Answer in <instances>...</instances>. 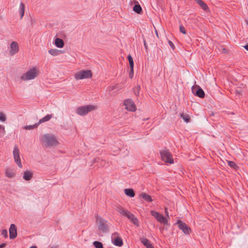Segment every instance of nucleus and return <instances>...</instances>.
<instances>
[{
    "label": "nucleus",
    "mask_w": 248,
    "mask_h": 248,
    "mask_svg": "<svg viewBox=\"0 0 248 248\" xmlns=\"http://www.w3.org/2000/svg\"><path fill=\"white\" fill-rule=\"evenodd\" d=\"M42 141L46 147L56 146L59 143L56 138L53 135L49 134L44 135L42 137Z\"/></svg>",
    "instance_id": "f257e3e1"
},
{
    "label": "nucleus",
    "mask_w": 248,
    "mask_h": 248,
    "mask_svg": "<svg viewBox=\"0 0 248 248\" xmlns=\"http://www.w3.org/2000/svg\"><path fill=\"white\" fill-rule=\"evenodd\" d=\"M38 76L37 71L35 67H32L30 70L28 71L25 74L22 75L21 79L26 81L35 78Z\"/></svg>",
    "instance_id": "f03ea898"
},
{
    "label": "nucleus",
    "mask_w": 248,
    "mask_h": 248,
    "mask_svg": "<svg viewBox=\"0 0 248 248\" xmlns=\"http://www.w3.org/2000/svg\"><path fill=\"white\" fill-rule=\"evenodd\" d=\"M96 108L93 105H88L78 107L76 110V113L80 116L86 115L88 112H91Z\"/></svg>",
    "instance_id": "7ed1b4c3"
},
{
    "label": "nucleus",
    "mask_w": 248,
    "mask_h": 248,
    "mask_svg": "<svg viewBox=\"0 0 248 248\" xmlns=\"http://www.w3.org/2000/svg\"><path fill=\"white\" fill-rule=\"evenodd\" d=\"M162 160L167 163L173 164L174 163L172 155L168 149H164L160 151Z\"/></svg>",
    "instance_id": "20e7f679"
},
{
    "label": "nucleus",
    "mask_w": 248,
    "mask_h": 248,
    "mask_svg": "<svg viewBox=\"0 0 248 248\" xmlns=\"http://www.w3.org/2000/svg\"><path fill=\"white\" fill-rule=\"evenodd\" d=\"M92 76V71L90 70H82L75 75V78L77 80L90 78Z\"/></svg>",
    "instance_id": "39448f33"
},
{
    "label": "nucleus",
    "mask_w": 248,
    "mask_h": 248,
    "mask_svg": "<svg viewBox=\"0 0 248 248\" xmlns=\"http://www.w3.org/2000/svg\"><path fill=\"white\" fill-rule=\"evenodd\" d=\"M96 222L99 231L106 232L108 231L107 221L101 217H97Z\"/></svg>",
    "instance_id": "423d86ee"
},
{
    "label": "nucleus",
    "mask_w": 248,
    "mask_h": 248,
    "mask_svg": "<svg viewBox=\"0 0 248 248\" xmlns=\"http://www.w3.org/2000/svg\"><path fill=\"white\" fill-rule=\"evenodd\" d=\"M191 90L193 94L200 98H202L205 96L203 90L199 85H195L192 87Z\"/></svg>",
    "instance_id": "0eeeda50"
},
{
    "label": "nucleus",
    "mask_w": 248,
    "mask_h": 248,
    "mask_svg": "<svg viewBox=\"0 0 248 248\" xmlns=\"http://www.w3.org/2000/svg\"><path fill=\"white\" fill-rule=\"evenodd\" d=\"M111 242L116 246L121 247L123 245L122 239L118 235L117 232H114L111 236Z\"/></svg>",
    "instance_id": "6e6552de"
},
{
    "label": "nucleus",
    "mask_w": 248,
    "mask_h": 248,
    "mask_svg": "<svg viewBox=\"0 0 248 248\" xmlns=\"http://www.w3.org/2000/svg\"><path fill=\"white\" fill-rule=\"evenodd\" d=\"M176 224L179 229L181 230L185 234H189L191 230L190 228L181 220H178Z\"/></svg>",
    "instance_id": "1a4fd4ad"
},
{
    "label": "nucleus",
    "mask_w": 248,
    "mask_h": 248,
    "mask_svg": "<svg viewBox=\"0 0 248 248\" xmlns=\"http://www.w3.org/2000/svg\"><path fill=\"white\" fill-rule=\"evenodd\" d=\"M13 155L14 160L16 164L19 168H22V165L21 162L20 158L19 156V150L17 145H15L13 151Z\"/></svg>",
    "instance_id": "9d476101"
},
{
    "label": "nucleus",
    "mask_w": 248,
    "mask_h": 248,
    "mask_svg": "<svg viewBox=\"0 0 248 248\" xmlns=\"http://www.w3.org/2000/svg\"><path fill=\"white\" fill-rule=\"evenodd\" d=\"M151 215L154 216L159 222L163 223L164 225H166L168 224L167 219L158 212L152 211H151Z\"/></svg>",
    "instance_id": "9b49d317"
},
{
    "label": "nucleus",
    "mask_w": 248,
    "mask_h": 248,
    "mask_svg": "<svg viewBox=\"0 0 248 248\" xmlns=\"http://www.w3.org/2000/svg\"><path fill=\"white\" fill-rule=\"evenodd\" d=\"M124 105L125 108L129 111H135L136 109V106L132 99H126L124 102Z\"/></svg>",
    "instance_id": "f8f14e48"
},
{
    "label": "nucleus",
    "mask_w": 248,
    "mask_h": 248,
    "mask_svg": "<svg viewBox=\"0 0 248 248\" xmlns=\"http://www.w3.org/2000/svg\"><path fill=\"white\" fill-rule=\"evenodd\" d=\"M9 237L11 239H14L17 236V230L16 226L12 224L9 228Z\"/></svg>",
    "instance_id": "ddd939ff"
},
{
    "label": "nucleus",
    "mask_w": 248,
    "mask_h": 248,
    "mask_svg": "<svg viewBox=\"0 0 248 248\" xmlns=\"http://www.w3.org/2000/svg\"><path fill=\"white\" fill-rule=\"evenodd\" d=\"M19 50V47L17 42H12L10 45V53L11 55H14Z\"/></svg>",
    "instance_id": "4468645a"
},
{
    "label": "nucleus",
    "mask_w": 248,
    "mask_h": 248,
    "mask_svg": "<svg viewBox=\"0 0 248 248\" xmlns=\"http://www.w3.org/2000/svg\"><path fill=\"white\" fill-rule=\"evenodd\" d=\"M118 211L119 213H120L121 215L126 217L128 218L129 217H130V216H132V214L131 212H130L127 210H125L123 208H119L118 210Z\"/></svg>",
    "instance_id": "2eb2a0df"
},
{
    "label": "nucleus",
    "mask_w": 248,
    "mask_h": 248,
    "mask_svg": "<svg viewBox=\"0 0 248 248\" xmlns=\"http://www.w3.org/2000/svg\"><path fill=\"white\" fill-rule=\"evenodd\" d=\"M140 240L142 244L145 246L147 248H155L150 241L146 238H140Z\"/></svg>",
    "instance_id": "dca6fc26"
},
{
    "label": "nucleus",
    "mask_w": 248,
    "mask_h": 248,
    "mask_svg": "<svg viewBox=\"0 0 248 248\" xmlns=\"http://www.w3.org/2000/svg\"><path fill=\"white\" fill-rule=\"evenodd\" d=\"M5 175L9 178H12L15 176L16 172L14 170L8 168L5 170Z\"/></svg>",
    "instance_id": "f3484780"
},
{
    "label": "nucleus",
    "mask_w": 248,
    "mask_h": 248,
    "mask_svg": "<svg viewBox=\"0 0 248 248\" xmlns=\"http://www.w3.org/2000/svg\"><path fill=\"white\" fill-rule=\"evenodd\" d=\"M140 198H142L144 201L147 202H152L153 201V199L151 196L145 192L141 193L140 195Z\"/></svg>",
    "instance_id": "a211bd4d"
},
{
    "label": "nucleus",
    "mask_w": 248,
    "mask_h": 248,
    "mask_svg": "<svg viewBox=\"0 0 248 248\" xmlns=\"http://www.w3.org/2000/svg\"><path fill=\"white\" fill-rule=\"evenodd\" d=\"M32 173L30 170H26L23 174V179L26 181L30 180L32 177Z\"/></svg>",
    "instance_id": "6ab92c4d"
},
{
    "label": "nucleus",
    "mask_w": 248,
    "mask_h": 248,
    "mask_svg": "<svg viewBox=\"0 0 248 248\" xmlns=\"http://www.w3.org/2000/svg\"><path fill=\"white\" fill-rule=\"evenodd\" d=\"M124 194L129 197H134L135 195L134 190L132 188H126L124 190Z\"/></svg>",
    "instance_id": "aec40b11"
},
{
    "label": "nucleus",
    "mask_w": 248,
    "mask_h": 248,
    "mask_svg": "<svg viewBox=\"0 0 248 248\" xmlns=\"http://www.w3.org/2000/svg\"><path fill=\"white\" fill-rule=\"evenodd\" d=\"M197 3H198L204 11H207L208 9L207 5L202 0H194Z\"/></svg>",
    "instance_id": "412c9836"
},
{
    "label": "nucleus",
    "mask_w": 248,
    "mask_h": 248,
    "mask_svg": "<svg viewBox=\"0 0 248 248\" xmlns=\"http://www.w3.org/2000/svg\"><path fill=\"white\" fill-rule=\"evenodd\" d=\"M55 45L59 48H62L64 46V42L62 39L57 38L55 40Z\"/></svg>",
    "instance_id": "4be33fe9"
},
{
    "label": "nucleus",
    "mask_w": 248,
    "mask_h": 248,
    "mask_svg": "<svg viewBox=\"0 0 248 248\" xmlns=\"http://www.w3.org/2000/svg\"><path fill=\"white\" fill-rule=\"evenodd\" d=\"M132 216H130V217H129L128 219L130 220V221L134 225H136L137 226H139V223L138 218L135 217V216L132 214Z\"/></svg>",
    "instance_id": "5701e85b"
},
{
    "label": "nucleus",
    "mask_w": 248,
    "mask_h": 248,
    "mask_svg": "<svg viewBox=\"0 0 248 248\" xmlns=\"http://www.w3.org/2000/svg\"><path fill=\"white\" fill-rule=\"evenodd\" d=\"M48 53L52 56H57L62 53V51L57 49H50Z\"/></svg>",
    "instance_id": "b1692460"
},
{
    "label": "nucleus",
    "mask_w": 248,
    "mask_h": 248,
    "mask_svg": "<svg viewBox=\"0 0 248 248\" xmlns=\"http://www.w3.org/2000/svg\"><path fill=\"white\" fill-rule=\"evenodd\" d=\"M133 9L135 13L139 14H141L142 12V8L139 3L135 4L133 6Z\"/></svg>",
    "instance_id": "393cba45"
},
{
    "label": "nucleus",
    "mask_w": 248,
    "mask_h": 248,
    "mask_svg": "<svg viewBox=\"0 0 248 248\" xmlns=\"http://www.w3.org/2000/svg\"><path fill=\"white\" fill-rule=\"evenodd\" d=\"M52 117V115L51 114H47L46 116H45L43 118L41 119L39 122L38 123L40 124L48 121H49L51 118Z\"/></svg>",
    "instance_id": "a878e982"
},
{
    "label": "nucleus",
    "mask_w": 248,
    "mask_h": 248,
    "mask_svg": "<svg viewBox=\"0 0 248 248\" xmlns=\"http://www.w3.org/2000/svg\"><path fill=\"white\" fill-rule=\"evenodd\" d=\"M228 164L231 168L234 169L235 170H237L239 169L238 165L233 161H228Z\"/></svg>",
    "instance_id": "bb28decb"
},
{
    "label": "nucleus",
    "mask_w": 248,
    "mask_h": 248,
    "mask_svg": "<svg viewBox=\"0 0 248 248\" xmlns=\"http://www.w3.org/2000/svg\"><path fill=\"white\" fill-rule=\"evenodd\" d=\"M180 117L184 120L186 123L189 122L190 117L188 115L183 113L180 114Z\"/></svg>",
    "instance_id": "cd10ccee"
},
{
    "label": "nucleus",
    "mask_w": 248,
    "mask_h": 248,
    "mask_svg": "<svg viewBox=\"0 0 248 248\" xmlns=\"http://www.w3.org/2000/svg\"><path fill=\"white\" fill-rule=\"evenodd\" d=\"M24 10H25V5L24 4L21 2L20 3V7H19V11H20V16H21V17H20V18L21 19L24 15Z\"/></svg>",
    "instance_id": "c85d7f7f"
},
{
    "label": "nucleus",
    "mask_w": 248,
    "mask_h": 248,
    "mask_svg": "<svg viewBox=\"0 0 248 248\" xmlns=\"http://www.w3.org/2000/svg\"><path fill=\"white\" fill-rule=\"evenodd\" d=\"M39 125V123H36L33 125H27L24 128L25 129H27V130H31V129H33L35 128H36L37 127H38V126Z\"/></svg>",
    "instance_id": "c756f323"
},
{
    "label": "nucleus",
    "mask_w": 248,
    "mask_h": 248,
    "mask_svg": "<svg viewBox=\"0 0 248 248\" xmlns=\"http://www.w3.org/2000/svg\"><path fill=\"white\" fill-rule=\"evenodd\" d=\"M94 247L96 248H103V244L101 242L99 241H94L93 243Z\"/></svg>",
    "instance_id": "7c9ffc66"
},
{
    "label": "nucleus",
    "mask_w": 248,
    "mask_h": 248,
    "mask_svg": "<svg viewBox=\"0 0 248 248\" xmlns=\"http://www.w3.org/2000/svg\"><path fill=\"white\" fill-rule=\"evenodd\" d=\"M127 59L129 61L130 67H134V63L133 58L131 55H128L127 56Z\"/></svg>",
    "instance_id": "2f4dec72"
},
{
    "label": "nucleus",
    "mask_w": 248,
    "mask_h": 248,
    "mask_svg": "<svg viewBox=\"0 0 248 248\" xmlns=\"http://www.w3.org/2000/svg\"><path fill=\"white\" fill-rule=\"evenodd\" d=\"M218 50L221 53L223 54H227L228 52V50L224 47L222 46H218Z\"/></svg>",
    "instance_id": "473e14b6"
},
{
    "label": "nucleus",
    "mask_w": 248,
    "mask_h": 248,
    "mask_svg": "<svg viewBox=\"0 0 248 248\" xmlns=\"http://www.w3.org/2000/svg\"><path fill=\"white\" fill-rule=\"evenodd\" d=\"M6 120L5 115L2 112H0V121L5 122Z\"/></svg>",
    "instance_id": "72a5a7b5"
},
{
    "label": "nucleus",
    "mask_w": 248,
    "mask_h": 248,
    "mask_svg": "<svg viewBox=\"0 0 248 248\" xmlns=\"http://www.w3.org/2000/svg\"><path fill=\"white\" fill-rule=\"evenodd\" d=\"M130 70L129 73V77L132 78L134 76V67H130Z\"/></svg>",
    "instance_id": "f704fd0d"
},
{
    "label": "nucleus",
    "mask_w": 248,
    "mask_h": 248,
    "mask_svg": "<svg viewBox=\"0 0 248 248\" xmlns=\"http://www.w3.org/2000/svg\"><path fill=\"white\" fill-rule=\"evenodd\" d=\"M1 234L5 238H7L8 237V233L7 231L5 229L2 230L1 232Z\"/></svg>",
    "instance_id": "c9c22d12"
},
{
    "label": "nucleus",
    "mask_w": 248,
    "mask_h": 248,
    "mask_svg": "<svg viewBox=\"0 0 248 248\" xmlns=\"http://www.w3.org/2000/svg\"><path fill=\"white\" fill-rule=\"evenodd\" d=\"M180 31L183 34H186V29H185V27L182 25L180 26Z\"/></svg>",
    "instance_id": "e433bc0d"
},
{
    "label": "nucleus",
    "mask_w": 248,
    "mask_h": 248,
    "mask_svg": "<svg viewBox=\"0 0 248 248\" xmlns=\"http://www.w3.org/2000/svg\"><path fill=\"white\" fill-rule=\"evenodd\" d=\"M169 43V44L170 45V46L172 48V49H174V48L175 47L174 46V45L173 44V43L170 40L168 42Z\"/></svg>",
    "instance_id": "4c0bfd02"
},
{
    "label": "nucleus",
    "mask_w": 248,
    "mask_h": 248,
    "mask_svg": "<svg viewBox=\"0 0 248 248\" xmlns=\"http://www.w3.org/2000/svg\"><path fill=\"white\" fill-rule=\"evenodd\" d=\"M241 90L240 89H237L236 90V95H240L241 94Z\"/></svg>",
    "instance_id": "58836bf2"
},
{
    "label": "nucleus",
    "mask_w": 248,
    "mask_h": 248,
    "mask_svg": "<svg viewBox=\"0 0 248 248\" xmlns=\"http://www.w3.org/2000/svg\"><path fill=\"white\" fill-rule=\"evenodd\" d=\"M6 245V243H2V244L0 245V248H5Z\"/></svg>",
    "instance_id": "ea45409f"
},
{
    "label": "nucleus",
    "mask_w": 248,
    "mask_h": 248,
    "mask_svg": "<svg viewBox=\"0 0 248 248\" xmlns=\"http://www.w3.org/2000/svg\"><path fill=\"white\" fill-rule=\"evenodd\" d=\"M165 213L166 215L169 217V213H168V211L167 208H165Z\"/></svg>",
    "instance_id": "a19ab883"
},
{
    "label": "nucleus",
    "mask_w": 248,
    "mask_h": 248,
    "mask_svg": "<svg viewBox=\"0 0 248 248\" xmlns=\"http://www.w3.org/2000/svg\"><path fill=\"white\" fill-rule=\"evenodd\" d=\"M244 47L248 51V44L244 46Z\"/></svg>",
    "instance_id": "79ce46f5"
},
{
    "label": "nucleus",
    "mask_w": 248,
    "mask_h": 248,
    "mask_svg": "<svg viewBox=\"0 0 248 248\" xmlns=\"http://www.w3.org/2000/svg\"><path fill=\"white\" fill-rule=\"evenodd\" d=\"M144 46H145V48L146 49H147V44H146V42H145V41H144Z\"/></svg>",
    "instance_id": "37998d69"
},
{
    "label": "nucleus",
    "mask_w": 248,
    "mask_h": 248,
    "mask_svg": "<svg viewBox=\"0 0 248 248\" xmlns=\"http://www.w3.org/2000/svg\"><path fill=\"white\" fill-rule=\"evenodd\" d=\"M30 248H37L36 246H31Z\"/></svg>",
    "instance_id": "c03bdc74"
},
{
    "label": "nucleus",
    "mask_w": 248,
    "mask_h": 248,
    "mask_svg": "<svg viewBox=\"0 0 248 248\" xmlns=\"http://www.w3.org/2000/svg\"><path fill=\"white\" fill-rule=\"evenodd\" d=\"M247 25H248V20H247Z\"/></svg>",
    "instance_id": "a18cd8bd"
}]
</instances>
